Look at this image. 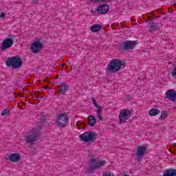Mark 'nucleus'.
Masks as SVG:
<instances>
[{"label": "nucleus", "instance_id": "obj_35", "mask_svg": "<svg viewBox=\"0 0 176 176\" xmlns=\"http://www.w3.org/2000/svg\"><path fill=\"white\" fill-rule=\"evenodd\" d=\"M91 13H95V11L93 10H91Z\"/></svg>", "mask_w": 176, "mask_h": 176}, {"label": "nucleus", "instance_id": "obj_36", "mask_svg": "<svg viewBox=\"0 0 176 176\" xmlns=\"http://www.w3.org/2000/svg\"><path fill=\"white\" fill-rule=\"evenodd\" d=\"M76 126L79 128V122H76Z\"/></svg>", "mask_w": 176, "mask_h": 176}, {"label": "nucleus", "instance_id": "obj_40", "mask_svg": "<svg viewBox=\"0 0 176 176\" xmlns=\"http://www.w3.org/2000/svg\"><path fill=\"white\" fill-rule=\"evenodd\" d=\"M85 126L82 128V129H83V130H85Z\"/></svg>", "mask_w": 176, "mask_h": 176}, {"label": "nucleus", "instance_id": "obj_21", "mask_svg": "<svg viewBox=\"0 0 176 176\" xmlns=\"http://www.w3.org/2000/svg\"><path fill=\"white\" fill-rule=\"evenodd\" d=\"M167 116H168V113H167V111H162L159 119H160V120H162L163 119H166V118H167Z\"/></svg>", "mask_w": 176, "mask_h": 176}, {"label": "nucleus", "instance_id": "obj_3", "mask_svg": "<svg viewBox=\"0 0 176 176\" xmlns=\"http://www.w3.org/2000/svg\"><path fill=\"white\" fill-rule=\"evenodd\" d=\"M97 133L91 131L81 134L79 138L83 142H93L97 140Z\"/></svg>", "mask_w": 176, "mask_h": 176}, {"label": "nucleus", "instance_id": "obj_23", "mask_svg": "<svg viewBox=\"0 0 176 176\" xmlns=\"http://www.w3.org/2000/svg\"><path fill=\"white\" fill-rule=\"evenodd\" d=\"M46 122V118L43 115H41V118H40V122H38V124L41 126H43V123Z\"/></svg>", "mask_w": 176, "mask_h": 176}, {"label": "nucleus", "instance_id": "obj_6", "mask_svg": "<svg viewBox=\"0 0 176 176\" xmlns=\"http://www.w3.org/2000/svg\"><path fill=\"white\" fill-rule=\"evenodd\" d=\"M137 45V41H126L120 44V50H123L124 52H129V50H133Z\"/></svg>", "mask_w": 176, "mask_h": 176}, {"label": "nucleus", "instance_id": "obj_25", "mask_svg": "<svg viewBox=\"0 0 176 176\" xmlns=\"http://www.w3.org/2000/svg\"><path fill=\"white\" fill-rule=\"evenodd\" d=\"M90 2H94V3H96V2H105V1H108L109 2H111V1H113V0H89Z\"/></svg>", "mask_w": 176, "mask_h": 176}, {"label": "nucleus", "instance_id": "obj_7", "mask_svg": "<svg viewBox=\"0 0 176 176\" xmlns=\"http://www.w3.org/2000/svg\"><path fill=\"white\" fill-rule=\"evenodd\" d=\"M13 37L12 35H10L9 37L4 39L1 43V52H5V50H7V49H10V47L13 46Z\"/></svg>", "mask_w": 176, "mask_h": 176}, {"label": "nucleus", "instance_id": "obj_32", "mask_svg": "<svg viewBox=\"0 0 176 176\" xmlns=\"http://www.w3.org/2000/svg\"><path fill=\"white\" fill-rule=\"evenodd\" d=\"M31 96H32V97L34 98V97H36V92H33V93H32L31 94Z\"/></svg>", "mask_w": 176, "mask_h": 176}, {"label": "nucleus", "instance_id": "obj_17", "mask_svg": "<svg viewBox=\"0 0 176 176\" xmlns=\"http://www.w3.org/2000/svg\"><path fill=\"white\" fill-rule=\"evenodd\" d=\"M163 176H176V170L174 168L165 170Z\"/></svg>", "mask_w": 176, "mask_h": 176}, {"label": "nucleus", "instance_id": "obj_5", "mask_svg": "<svg viewBox=\"0 0 176 176\" xmlns=\"http://www.w3.org/2000/svg\"><path fill=\"white\" fill-rule=\"evenodd\" d=\"M104 164H107L105 160H100V158H92L91 159V164L88 171H93V170L100 168Z\"/></svg>", "mask_w": 176, "mask_h": 176}, {"label": "nucleus", "instance_id": "obj_31", "mask_svg": "<svg viewBox=\"0 0 176 176\" xmlns=\"http://www.w3.org/2000/svg\"><path fill=\"white\" fill-rule=\"evenodd\" d=\"M33 1H34V2H33V3H32V5L38 4V2H39V1H38V0H33Z\"/></svg>", "mask_w": 176, "mask_h": 176}, {"label": "nucleus", "instance_id": "obj_2", "mask_svg": "<svg viewBox=\"0 0 176 176\" xmlns=\"http://www.w3.org/2000/svg\"><path fill=\"white\" fill-rule=\"evenodd\" d=\"M6 65L12 67L13 69H18V68H21L23 66V60L19 56L9 57L6 60Z\"/></svg>", "mask_w": 176, "mask_h": 176}, {"label": "nucleus", "instance_id": "obj_38", "mask_svg": "<svg viewBox=\"0 0 176 176\" xmlns=\"http://www.w3.org/2000/svg\"><path fill=\"white\" fill-rule=\"evenodd\" d=\"M164 20H167V18H164Z\"/></svg>", "mask_w": 176, "mask_h": 176}, {"label": "nucleus", "instance_id": "obj_18", "mask_svg": "<svg viewBox=\"0 0 176 176\" xmlns=\"http://www.w3.org/2000/svg\"><path fill=\"white\" fill-rule=\"evenodd\" d=\"M96 123H97V120L94 116H89L88 117V124L91 126V127H94L96 126Z\"/></svg>", "mask_w": 176, "mask_h": 176}, {"label": "nucleus", "instance_id": "obj_10", "mask_svg": "<svg viewBox=\"0 0 176 176\" xmlns=\"http://www.w3.org/2000/svg\"><path fill=\"white\" fill-rule=\"evenodd\" d=\"M42 49H43V45L42 43H41V41H34L30 45V50L32 52V53H39Z\"/></svg>", "mask_w": 176, "mask_h": 176}, {"label": "nucleus", "instance_id": "obj_1", "mask_svg": "<svg viewBox=\"0 0 176 176\" xmlns=\"http://www.w3.org/2000/svg\"><path fill=\"white\" fill-rule=\"evenodd\" d=\"M124 67H126V63L120 59L114 58L107 65L106 69L109 74H115V72H119L121 69H124Z\"/></svg>", "mask_w": 176, "mask_h": 176}, {"label": "nucleus", "instance_id": "obj_9", "mask_svg": "<svg viewBox=\"0 0 176 176\" xmlns=\"http://www.w3.org/2000/svg\"><path fill=\"white\" fill-rule=\"evenodd\" d=\"M58 124L59 127H65L68 124V116L60 113L58 116Z\"/></svg>", "mask_w": 176, "mask_h": 176}, {"label": "nucleus", "instance_id": "obj_12", "mask_svg": "<svg viewBox=\"0 0 176 176\" xmlns=\"http://www.w3.org/2000/svg\"><path fill=\"white\" fill-rule=\"evenodd\" d=\"M166 98L170 101H176V91L174 89H169L165 94Z\"/></svg>", "mask_w": 176, "mask_h": 176}, {"label": "nucleus", "instance_id": "obj_14", "mask_svg": "<svg viewBox=\"0 0 176 176\" xmlns=\"http://www.w3.org/2000/svg\"><path fill=\"white\" fill-rule=\"evenodd\" d=\"M9 160L10 162H12V163H17V162L21 160V155H20L19 153H12L9 155Z\"/></svg>", "mask_w": 176, "mask_h": 176}, {"label": "nucleus", "instance_id": "obj_19", "mask_svg": "<svg viewBox=\"0 0 176 176\" xmlns=\"http://www.w3.org/2000/svg\"><path fill=\"white\" fill-rule=\"evenodd\" d=\"M101 30H102V25L100 24H95L90 28L91 32H98V31H101Z\"/></svg>", "mask_w": 176, "mask_h": 176}, {"label": "nucleus", "instance_id": "obj_29", "mask_svg": "<svg viewBox=\"0 0 176 176\" xmlns=\"http://www.w3.org/2000/svg\"><path fill=\"white\" fill-rule=\"evenodd\" d=\"M172 76H173V78H175V79H176V66L175 67V68L172 72Z\"/></svg>", "mask_w": 176, "mask_h": 176}, {"label": "nucleus", "instance_id": "obj_4", "mask_svg": "<svg viewBox=\"0 0 176 176\" xmlns=\"http://www.w3.org/2000/svg\"><path fill=\"white\" fill-rule=\"evenodd\" d=\"M41 135V131L38 129L32 130L30 133L25 136V141L27 144H34L38 141V137Z\"/></svg>", "mask_w": 176, "mask_h": 176}, {"label": "nucleus", "instance_id": "obj_20", "mask_svg": "<svg viewBox=\"0 0 176 176\" xmlns=\"http://www.w3.org/2000/svg\"><path fill=\"white\" fill-rule=\"evenodd\" d=\"M159 113H160V110L155 108L151 109L148 111V115H150V116H156V115H159Z\"/></svg>", "mask_w": 176, "mask_h": 176}, {"label": "nucleus", "instance_id": "obj_13", "mask_svg": "<svg viewBox=\"0 0 176 176\" xmlns=\"http://www.w3.org/2000/svg\"><path fill=\"white\" fill-rule=\"evenodd\" d=\"M96 10L99 14H105V13H107L109 10V6H108V4H102L99 6Z\"/></svg>", "mask_w": 176, "mask_h": 176}, {"label": "nucleus", "instance_id": "obj_24", "mask_svg": "<svg viewBox=\"0 0 176 176\" xmlns=\"http://www.w3.org/2000/svg\"><path fill=\"white\" fill-rule=\"evenodd\" d=\"M97 115H101L102 113V109H104V107L99 105V107H97Z\"/></svg>", "mask_w": 176, "mask_h": 176}, {"label": "nucleus", "instance_id": "obj_33", "mask_svg": "<svg viewBox=\"0 0 176 176\" xmlns=\"http://www.w3.org/2000/svg\"><path fill=\"white\" fill-rule=\"evenodd\" d=\"M98 118L99 120H103V118L101 117V114H98Z\"/></svg>", "mask_w": 176, "mask_h": 176}, {"label": "nucleus", "instance_id": "obj_39", "mask_svg": "<svg viewBox=\"0 0 176 176\" xmlns=\"http://www.w3.org/2000/svg\"><path fill=\"white\" fill-rule=\"evenodd\" d=\"M83 124V126H86V124H85V123H84V124Z\"/></svg>", "mask_w": 176, "mask_h": 176}, {"label": "nucleus", "instance_id": "obj_30", "mask_svg": "<svg viewBox=\"0 0 176 176\" xmlns=\"http://www.w3.org/2000/svg\"><path fill=\"white\" fill-rule=\"evenodd\" d=\"M0 17L1 19H5L6 17V14L5 12H1Z\"/></svg>", "mask_w": 176, "mask_h": 176}, {"label": "nucleus", "instance_id": "obj_15", "mask_svg": "<svg viewBox=\"0 0 176 176\" xmlns=\"http://www.w3.org/2000/svg\"><path fill=\"white\" fill-rule=\"evenodd\" d=\"M148 27L149 32H155V31H159L160 30L159 25L155 22L148 23Z\"/></svg>", "mask_w": 176, "mask_h": 176}, {"label": "nucleus", "instance_id": "obj_27", "mask_svg": "<svg viewBox=\"0 0 176 176\" xmlns=\"http://www.w3.org/2000/svg\"><path fill=\"white\" fill-rule=\"evenodd\" d=\"M147 17L148 19H146L145 21L146 23H149V21H152L153 20H155V18H153L151 16L147 14Z\"/></svg>", "mask_w": 176, "mask_h": 176}, {"label": "nucleus", "instance_id": "obj_37", "mask_svg": "<svg viewBox=\"0 0 176 176\" xmlns=\"http://www.w3.org/2000/svg\"><path fill=\"white\" fill-rule=\"evenodd\" d=\"M38 98H39V96H36L35 100H38Z\"/></svg>", "mask_w": 176, "mask_h": 176}, {"label": "nucleus", "instance_id": "obj_34", "mask_svg": "<svg viewBox=\"0 0 176 176\" xmlns=\"http://www.w3.org/2000/svg\"><path fill=\"white\" fill-rule=\"evenodd\" d=\"M152 16H153V19H155V17L156 16V15L155 14H153V12H151Z\"/></svg>", "mask_w": 176, "mask_h": 176}, {"label": "nucleus", "instance_id": "obj_16", "mask_svg": "<svg viewBox=\"0 0 176 176\" xmlns=\"http://www.w3.org/2000/svg\"><path fill=\"white\" fill-rule=\"evenodd\" d=\"M67 90L68 89L67 88V84H65V82H61L60 87L59 88V97H63V94H65Z\"/></svg>", "mask_w": 176, "mask_h": 176}, {"label": "nucleus", "instance_id": "obj_26", "mask_svg": "<svg viewBox=\"0 0 176 176\" xmlns=\"http://www.w3.org/2000/svg\"><path fill=\"white\" fill-rule=\"evenodd\" d=\"M102 176H113V173H112L111 171H107L103 173Z\"/></svg>", "mask_w": 176, "mask_h": 176}, {"label": "nucleus", "instance_id": "obj_11", "mask_svg": "<svg viewBox=\"0 0 176 176\" xmlns=\"http://www.w3.org/2000/svg\"><path fill=\"white\" fill-rule=\"evenodd\" d=\"M145 153H146V146L145 145L139 146L136 153L137 160L139 162Z\"/></svg>", "mask_w": 176, "mask_h": 176}, {"label": "nucleus", "instance_id": "obj_28", "mask_svg": "<svg viewBox=\"0 0 176 176\" xmlns=\"http://www.w3.org/2000/svg\"><path fill=\"white\" fill-rule=\"evenodd\" d=\"M92 102H93L94 107H100V104H97V102H96V98H92Z\"/></svg>", "mask_w": 176, "mask_h": 176}, {"label": "nucleus", "instance_id": "obj_8", "mask_svg": "<svg viewBox=\"0 0 176 176\" xmlns=\"http://www.w3.org/2000/svg\"><path fill=\"white\" fill-rule=\"evenodd\" d=\"M130 116H131V111L130 110L126 109L121 110L119 114L120 123H124V122L130 118Z\"/></svg>", "mask_w": 176, "mask_h": 176}, {"label": "nucleus", "instance_id": "obj_22", "mask_svg": "<svg viewBox=\"0 0 176 176\" xmlns=\"http://www.w3.org/2000/svg\"><path fill=\"white\" fill-rule=\"evenodd\" d=\"M6 115L8 116H9V115H10V110L8 109H5L2 112H1V116H6Z\"/></svg>", "mask_w": 176, "mask_h": 176}]
</instances>
